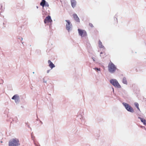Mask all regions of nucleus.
<instances>
[{
  "mask_svg": "<svg viewBox=\"0 0 146 146\" xmlns=\"http://www.w3.org/2000/svg\"><path fill=\"white\" fill-rule=\"evenodd\" d=\"M71 3L72 6V7L74 8L75 7L76 4V1L75 0H71Z\"/></svg>",
  "mask_w": 146,
  "mask_h": 146,
  "instance_id": "nucleus-11",
  "label": "nucleus"
},
{
  "mask_svg": "<svg viewBox=\"0 0 146 146\" xmlns=\"http://www.w3.org/2000/svg\"><path fill=\"white\" fill-rule=\"evenodd\" d=\"M122 82L123 83L127 84V81L126 80V79L124 77L123 78L122 80Z\"/></svg>",
  "mask_w": 146,
  "mask_h": 146,
  "instance_id": "nucleus-15",
  "label": "nucleus"
},
{
  "mask_svg": "<svg viewBox=\"0 0 146 146\" xmlns=\"http://www.w3.org/2000/svg\"><path fill=\"white\" fill-rule=\"evenodd\" d=\"M45 3L46 1L45 0H42L41 2L40 3V5L43 7H44L45 6Z\"/></svg>",
  "mask_w": 146,
  "mask_h": 146,
  "instance_id": "nucleus-13",
  "label": "nucleus"
},
{
  "mask_svg": "<svg viewBox=\"0 0 146 146\" xmlns=\"http://www.w3.org/2000/svg\"><path fill=\"white\" fill-rule=\"evenodd\" d=\"M108 68L110 72L113 73L116 70V68L112 62H111L109 64Z\"/></svg>",
  "mask_w": 146,
  "mask_h": 146,
  "instance_id": "nucleus-2",
  "label": "nucleus"
},
{
  "mask_svg": "<svg viewBox=\"0 0 146 146\" xmlns=\"http://www.w3.org/2000/svg\"><path fill=\"white\" fill-rule=\"evenodd\" d=\"M100 56L101 57H102L103 58H104L106 56V53L104 52H101L100 53Z\"/></svg>",
  "mask_w": 146,
  "mask_h": 146,
  "instance_id": "nucleus-16",
  "label": "nucleus"
},
{
  "mask_svg": "<svg viewBox=\"0 0 146 146\" xmlns=\"http://www.w3.org/2000/svg\"><path fill=\"white\" fill-rule=\"evenodd\" d=\"M48 62L49 64V66L52 69L53 68L55 67L54 65L51 61L50 60L48 61Z\"/></svg>",
  "mask_w": 146,
  "mask_h": 146,
  "instance_id": "nucleus-10",
  "label": "nucleus"
},
{
  "mask_svg": "<svg viewBox=\"0 0 146 146\" xmlns=\"http://www.w3.org/2000/svg\"><path fill=\"white\" fill-rule=\"evenodd\" d=\"M52 20L50 16L48 15L46 17L44 20V22L46 25H48L49 23H51Z\"/></svg>",
  "mask_w": 146,
  "mask_h": 146,
  "instance_id": "nucleus-6",
  "label": "nucleus"
},
{
  "mask_svg": "<svg viewBox=\"0 0 146 146\" xmlns=\"http://www.w3.org/2000/svg\"><path fill=\"white\" fill-rule=\"evenodd\" d=\"M73 16L74 20L77 22H80V19L78 17L77 15L76 14H74L73 15Z\"/></svg>",
  "mask_w": 146,
  "mask_h": 146,
  "instance_id": "nucleus-9",
  "label": "nucleus"
},
{
  "mask_svg": "<svg viewBox=\"0 0 146 146\" xmlns=\"http://www.w3.org/2000/svg\"><path fill=\"white\" fill-rule=\"evenodd\" d=\"M99 47L101 48H103L104 47V46L102 44V42L100 40L99 41Z\"/></svg>",
  "mask_w": 146,
  "mask_h": 146,
  "instance_id": "nucleus-14",
  "label": "nucleus"
},
{
  "mask_svg": "<svg viewBox=\"0 0 146 146\" xmlns=\"http://www.w3.org/2000/svg\"><path fill=\"white\" fill-rule=\"evenodd\" d=\"M66 21L67 22V23L66 24V28L68 31H69L72 27V25L70 21L66 20Z\"/></svg>",
  "mask_w": 146,
  "mask_h": 146,
  "instance_id": "nucleus-7",
  "label": "nucleus"
},
{
  "mask_svg": "<svg viewBox=\"0 0 146 146\" xmlns=\"http://www.w3.org/2000/svg\"><path fill=\"white\" fill-rule=\"evenodd\" d=\"M78 31L79 35L81 37H85L87 36L86 32L85 30L78 29Z\"/></svg>",
  "mask_w": 146,
  "mask_h": 146,
  "instance_id": "nucleus-5",
  "label": "nucleus"
},
{
  "mask_svg": "<svg viewBox=\"0 0 146 146\" xmlns=\"http://www.w3.org/2000/svg\"><path fill=\"white\" fill-rule=\"evenodd\" d=\"M20 144L19 140L16 139L10 140L9 143V146H18Z\"/></svg>",
  "mask_w": 146,
  "mask_h": 146,
  "instance_id": "nucleus-1",
  "label": "nucleus"
},
{
  "mask_svg": "<svg viewBox=\"0 0 146 146\" xmlns=\"http://www.w3.org/2000/svg\"><path fill=\"white\" fill-rule=\"evenodd\" d=\"M89 25L90 27H94V26L93 25V24L91 23H89Z\"/></svg>",
  "mask_w": 146,
  "mask_h": 146,
  "instance_id": "nucleus-18",
  "label": "nucleus"
},
{
  "mask_svg": "<svg viewBox=\"0 0 146 146\" xmlns=\"http://www.w3.org/2000/svg\"><path fill=\"white\" fill-rule=\"evenodd\" d=\"M139 118L140 119L141 121L143 123L144 125H146V120L145 119L141 117H139Z\"/></svg>",
  "mask_w": 146,
  "mask_h": 146,
  "instance_id": "nucleus-12",
  "label": "nucleus"
},
{
  "mask_svg": "<svg viewBox=\"0 0 146 146\" xmlns=\"http://www.w3.org/2000/svg\"><path fill=\"white\" fill-rule=\"evenodd\" d=\"M134 105H135V107H137V108L138 110H139L140 111V110L139 108V107L138 104L136 102L134 103Z\"/></svg>",
  "mask_w": 146,
  "mask_h": 146,
  "instance_id": "nucleus-17",
  "label": "nucleus"
},
{
  "mask_svg": "<svg viewBox=\"0 0 146 146\" xmlns=\"http://www.w3.org/2000/svg\"><path fill=\"white\" fill-rule=\"evenodd\" d=\"M45 6H47V7H48L49 5L48 3H46L45 4Z\"/></svg>",
  "mask_w": 146,
  "mask_h": 146,
  "instance_id": "nucleus-19",
  "label": "nucleus"
},
{
  "mask_svg": "<svg viewBox=\"0 0 146 146\" xmlns=\"http://www.w3.org/2000/svg\"><path fill=\"white\" fill-rule=\"evenodd\" d=\"M12 99L13 100H14L15 102H17L19 101V98L18 95L16 94L12 98Z\"/></svg>",
  "mask_w": 146,
  "mask_h": 146,
  "instance_id": "nucleus-8",
  "label": "nucleus"
},
{
  "mask_svg": "<svg viewBox=\"0 0 146 146\" xmlns=\"http://www.w3.org/2000/svg\"><path fill=\"white\" fill-rule=\"evenodd\" d=\"M95 69L98 70V68H96Z\"/></svg>",
  "mask_w": 146,
  "mask_h": 146,
  "instance_id": "nucleus-20",
  "label": "nucleus"
},
{
  "mask_svg": "<svg viewBox=\"0 0 146 146\" xmlns=\"http://www.w3.org/2000/svg\"><path fill=\"white\" fill-rule=\"evenodd\" d=\"M110 83L115 87L120 88L121 87L117 80L115 79H112L110 80Z\"/></svg>",
  "mask_w": 146,
  "mask_h": 146,
  "instance_id": "nucleus-3",
  "label": "nucleus"
},
{
  "mask_svg": "<svg viewBox=\"0 0 146 146\" xmlns=\"http://www.w3.org/2000/svg\"><path fill=\"white\" fill-rule=\"evenodd\" d=\"M123 104L128 111L132 113L134 112V110L133 108L129 104L123 102Z\"/></svg>",
  "mask_w": 146,
  "mask_h": 146,
  "instance_id": "nucleus-4",
  "label": "nucleus"
}]
</instances>
